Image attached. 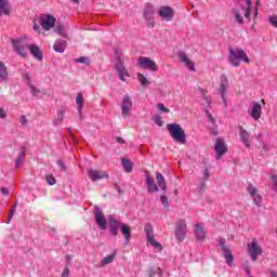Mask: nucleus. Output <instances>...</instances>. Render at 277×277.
Listing matches in <instances>:
<instances>
[{
    "label": "nucleus",
    "mask_w": 277,
    "mask_h": 277,
    "mask_svg": "<svg viewBox=\"0 0 277 277\" xmlns=\"http://www.w3.org/2000/svg\"><path fill=\"white\" fill-rule=\"evenodd\" d=\"M252 10V0H237L236 6L232 10L234 21L238 25H243V17L250 21V12Z\"/></svg>",
    "instance_id": "f257e3e1"
},
{
    "label": "nucleus",
    "mask_w": 277,
    "mask_h": 277,
    "mask_svg": "<svg viewBox=\"0 0 277 277\" xmlns=\"http://www.w3.org/2000/svg\"><path fill=\"white\" fill-rule=\"evenodd\" d=\"M118 142H119V144H122V142H124V140H122V138H118Z\"/></svg>",
    "instance_id": "338daca9"
},
{
    "label": "nucleus",
    "mask_w": 277,
    "mask_h": 277,
    "mask_svg": "<svg viewBox=\"0 0 277 277\" xmlns=\"http://www.w3.org/2000/svg\"><path fill=\"white\" fill-rule=\"evenodd\" d=\"M6 3H8V0H0V10H3Z\"/></svg>",
    "instance_id": "4d7b16f0"
},
{
    "label": "nucleus",
    "mask_w": 277,
    "mask_h": 277,
    "mask_svg": "<svg viewBox=\"0 0 277 277\" xmlns=\"http://www.w3.org/2000/svg\"><path fill=\"white\" fill-rule=\"evenodd\" d=\"M34 29L35 31H40V26H38V24H34Z\"/></svg>",
    "instance_id": "680f3d73"
},
{
    "label": "nucleus",
    "mask_w": 277,
    "mask_h": 277,
    "mask_svg": "<svg viewBox=\"0 0 277 277\" xmlns=\"http://www.w3.org/2000/svg\"><path fill=\"white\" fill-rule=\"evenodd\" d=\"M39 23L44 31H49L55 27V17L53 15L43 14L40 16Z\"/></svg>",
    "instance_id": "4468645a"
},
{
    "label": "nucleus",
    "mask_w": 277,
    "mask_h": 277,
    "mask_svg": "<svg viewBox=\"0 0 277 277\" xmlns=\"http://www.w3.org/2000/svg\"><path fill=\"white\" fill-rule=\"evenodd\" d=\"M108 176L109 175L105 171H89V179H91V181H101V179H107Z\"/></svg>",
    "instance_id": "b1692460"
},
{
    "label": "nucleus",
    "mask_w": 277,
    "mask_h": 277,
    "mask_svg": "<svg viewBox=\"0 0 277 277\" xmlns=\"http://www.w3.org/2000/svg\"><path fill=\"white\" fill-rule=\"evenodd\" d=\"M211 133H212V135H217V134H219V133H217V129L213 128V129L211 130Z\"/></svg>",
    "instance_id": "052dcab7"
},
{
    "label": "nucleus",
    "mask_w": 277,
    "mask_h": 277,
    "mask_svg": "<svg viewBox=\"0 0 277 277\" xmlns=\"http://www.w3.org/2000/svg\"><path fill=\"white\" fill-rule=\"evenodd\" d=\"M120 230L124 237V246H129V242L131 241V227L123 223L120 226Z\"/></svg>",
    "instance_id": "a878e982"
},
{
    "label": "nucleus",
    "mask_w": 277,
    "mask_h": 277,
    "mask_svg": "<svg viewBox=\"0 0 277 277\" xmlns=\"http://www.w3.org/2000/svg\"><path fill=\"white\" fill-rule=\"evenodd\" d=\"M156 181L158 188L166 194L168 186L166 185V177H163V174L159 173V171L156 172Z\"/></svg>",
    "instance_id": "cd10ccee"
},
{
    "label": "nucleus",
    "mask_w": 277,
    "mask_h": 277,
    "mask_svg": "<svg viewBox=\"0 0 277 277\" xmlns=\"http://www.w3.org/2000/svg\"><path fill=\"white\" fill-rule=\"evenodd\" d=\"M70 261H71L70 255H66V263H70Z\"/></svg>",
    "instance_id": "0e129e2a"
},
{
    "label": "nucleus",
    "mask_w": 277,
    "mask_h": 277,
    "mask_svg": "<svg viewBox=\"0 0 277 277\" xmlns=\"http://www.w3.org/2000/svg\"><path fill=\"white\" fill-rule=\"evenodd\" d=\"M271 277H277L276 271H271Z\"/></svg>",
    "instance_id": "e2e57ef3"
},
{
    "label": "nucleus",
    "mask_w": 277,
    "mask_h": 277,
    "mask_svg": "<svg viewBox=\"0 0 277 277\" xmlns=\"http://www.w3.org/2000/svg\"><path fill=\"white\" fill-rule=\"evenodd\" d=\"M55 31L56 34H58V36L66 38V29L64 28V26L62 25L56 26Z\"/></svg>",
    "instance_id": "ea45409f"
},
{
    "label": "nucleus",
    "mask_w": 277,
    "mask_h": 277,
    "mask_svg": "<svg viewBox=\"0 0 277 277\" xmlns=\"http://www.w3.org/2000/svg\"><path fill=\"white\" fill-rule=\"evenodd\" d=\"M138 66L144 70H150V72H157L158 70L157 63L146 56L138 57Z\"/></svg>",
    "instance_id": "9d476101"
},
{
    "label": "nucleus",
    "mask_w": 277,
    "mask_h": 277,
    "mask_svg": "<svg viewBox=\"0 0 277 277\" xmlns=\"http://www.w3.org/2000/svg\"><path fill=\"white\" fill-rule=\"evenodd\" d=\"M0 192L1 194H3V196H8L10 194V190L8 189V187H2Z\"/></svg>",
    "instance_id": "6e6d98bb"
},
{
    "label": "nucleus",
    "mask_w": 277,
    "mask_h": 277,
    "mask_svg": "<svg viewBox=\"0 0 277 277\" xmlns=\"http://www.w3.org/2000/svg\"><path fill=\"white\" fill-rule=\"evenodd\" d=\"M179 58L180 62H182V64H184V66H186V68L190 70V72H196V65H194V62H192V60L187 57V54L185 52H180Z\"/></svg>",
    "instance_id": "5701e85b"
},
{
    "label": "nucleus",
    "mask_w": 277,
    "mask_h": 277,
    "mask_svg": "<svg viewBox=\"0 0 277 277\" xmlns=\"http://www.w3.org/2000/svg\"><path fill=\"white\" fill-rule=\"evenodd\" d=\"M17 202H15L13 205V208L11 210V212L9 213V216H8V221H6V224H10V221L12 220V217H14V214L16 213V207H17Z\"/></svg>",
    "instance_id": "79ce46f5"
},
{
    "label": "nucleus",
    "mask_w": 277,
    "mask_h": 277,
    "mask_svg": "<svg viewBox=\"0 0 277 277\" xmlns=\"http://www.w3.org/2000/svg\"><path fill=\"white\" fill-rule=\"evenodd\" d=\"M219 246L221 247V250L223 252L225 263L228 265V267H233L235 255H233V251L228 248V246H226V240L224 238H221L219 240Z\"/></svg>",
    "instance_id": "6e6552de"
},
{
    "label": "nucleus",
    "mask_w": 277,
    "mask_h": 277,
    "mask_svg": "<svg viewBox=\"0 0 277 277\" xmlns=\"http://www.w3.org/2000/svg\"><path fill=\"white\" fill-rule=\"evenodd\" d=\"M214 153H216V159L220 160L221 157H224L228 153V146L222 137H217L214 144Z\"/></svg>",
    "instance_id": "ddd939ff"
},
{
    "label": "nucleus",
    "mask_w": 277,
    "mask_h": 277,
    "mask_svg": "<svg viewBox=\"0 0 277 277\" xmlns=\"http://www.w3.org/2000/svg\"><path fill=\"white\" fill-rule=\"evenodd\" d=\"M145 185L148 194H156L159 192V186L155 183V179L150 175V171H145Z\"/></svg>",
    "instance_id": "a211bd4d"
},
{
    "label": "nucleus",
    "mask_w": 277,
    "mask_h": 277,
    "mask_svg": "<svg viewBox=\"0 0 277 277\" xmlns=\"http://www.w3.org/2000/svg\"><path fill=\"white\" fill-rule=\"evenodd\" d=\"M68 276H70V268L65 267L61 277H68Z\"/></svg>",
    "instance_id": "603ef678"
},
{
    "label": "nucleus",
    "mask_w": 277,
    "mask_h": 277,
    "mask_svg": "<svg viewBox=\"0 0 277 277\" xmlns=\"http://www.w3.org/2000/svg\"><path fill=\"white\" fill-rule=\"evenodd\" d=\"M116 259V253L106 255L102 261H101V267H105V265H109L110 263H114V260Z\"/></svg>",
    "instance_id": "f704fd0d"
},
{
    "label": "nucleus",
    "mask_w": 277,
    "mask_h": 277,
    "mask_svg": "<svg viewBox=\"0 0 277 277\" xmlns=\"http://www.w3.org/2000/svg\"><path fill=\"white\" fill-rule=\"evenodd\" d=\"M243 269H245L247 276H250V267L249 266H243Z\"/></svg>",
    "instance_id": "bf43d9fd"
},
{
    "label": "nucleus",
    "mask_w": 277,
    "mask_h": 277,
    "mask_svg": "<svg viewBox=\"0 0 277 277\" xmlns=\"http://www.w3.org/2000/svg\"><path fill=\"white\" fill-rule=\"evenodd\" d=\"M121 109V116L122 118L127 119L131 117V111H133V100L129 95H124L121 98V102L119 104Z\"/></svg>",
    "instance_id": "0eeeda50"
},
{
    "label": "nucleus",
    "mask_w": 277,
    "mask_h": 277,
    "mask_svg": "<svg viewBox=\"0 0 277 277\" xmlns=\"http://www.w3.org/2000/svg\"><path fill=\"white\" fill-rule=\"evenodd\" d=\"M194 234L196 241L202 242L207 239V230H205V224L198 223L195 225Z\"/></svg>",
    "instance_id": "4be33fe9"
},
{
    "label": "nucleus",
    "mask_w": 277,
    "mask_h": 277,
    "mask_svg": "<svg viewBox=\"0 0 277 277\" xmlns=\"http://www.w3.org/2000/svg\"><path fill=\"white\" fill-rule=\"evenodd\" d=\"M64 116H66V109H60L57 113L56 118L54 119V124H62V122H64Z\"/></svg>",
    "instance_id": "72a5a7b5"
},
{
    "label": "nucleus",
    "mask_w": 277,
    "mask_h": 277,
    "mask_svg": "<svg viewBox=\"0 0 277 277\" xmlns=\"http://www.w3.org/2000/svg\"><path fill=\"white\" fill-rule=\"evenodd\" d=\"M136 79L141 83L142 88H147V85H150V80H148V78L142 72L136 74Z\"/></svg>",
    "instance_id": "7c9ffc66"
},
{
    "label": "nucleus",
    "mask_w": 277,
    "mask_h": 277,
    "mask_svg": "<svg viewBox=\"0 0 277 277\" xmlns=\"http://www.w3.org/2000/svg\"><path fill=\"white\" fill-rule=\"evenodd\" d=\"M0 118L1 119H5L8 118V114L5 113V110L3 108L0 107Z\"/></svg>",
    "instance_id": "864d4df0"
},
{
    "label": "nucleus",
    "mask_w": 277,
    "mask_h": 277,
    "mask_svg": "<svg viewBox=\"0 0 277 277\" xmlns=\"http://www.w3.org/2000/svg\"><path fill=\"white\" fill-rule=\"evenodd\" d=\"M0 79L1 81H8V67L3 62H0Z\"/></svg>",
    "instance_id": "473e14b6"
},
{
    "label": "nucleus",
    "mask_w": 277,
    "mask_h": 277,
    "mask_svg": "<svg viewBox=\"0 0 277 277\" xmlns=\"http://www.w3.org/2000/svg\"><path fill=\"white\" fill-rule=\"evenodd\" d=\"M160 201H161L163 207H168V197L166 195H162L160 197Z\"/></svg>",
    "instance_id": "8fccbe9b"
},
{
    "label": "nucleus",
    "mask_w": 277,
    "mask_h": 277,
    "mask_svg": "<svg viewBox=\"0 0 277 277\" xmlns=\"http://www.w3.org/2000/svg\"><path fill=\"white\" fill-rule=\"evenodd\" d=\"M263 115V107L259 102H252L251 108L249 109V116L253 118V120H261V116Z\"/></svg>",
    "instance_id": "6ab92c4d"
},
{
    "label": "nucleus",
    "mask_w": 277,
    "mask_h": 277,
    "mask_svg": "<svg viewBox=\"0 0 277 277\" xmlns=\"http://www.w3.org/2000/svg\"><path fill=\"white\" fill-rule=\"evenodd\" d=\"M124 60H127V57L122 53V50H120V49L115 50L114 68L116 70L120 81H127V77H131L129 75V70L124 66Z\"/></svg>",
    "instance_id": "f03ea898"
},
{
    "label": "nucleus",
    "mask_w": 277,
    "mask_h": 277,
    "mask_svg": "<svg viewBox=\"0 0 277 277\" xmlns=\"http://www.w3.org/2000/svg\"><path fill=\"white\" fill-rule=\"evenodd\" d=\"M144 18L147 23V27H155V6L147 3L144 9Z\"/></svg>",
    "instance_id": "dca6fc26"
},
{
    "label": "nucleus",
    "mask_w": 277,
    "mask_h": 277,
    "mask_svg": "<svg viewBox=\"0 0 277 277\" xmlns=\"http://www.w3.org/2000/svg\"><path fill=\"white\" fill-rule=\"evenodd\" d=\"M206 116L208 118V120L211 122V124H215V119L213 118V115H211V113H209V110H206Z\"/></svg>",
    "instance_id": "a18cd8bd"
},
{
    "label": "nucleus",
    "mask_w": 277,
    "mask_h": 277,
    "mask_svg": "<svg viewBox=\"0 0 277 277\" xmlns=\"http://www.w3.org/2000/svg\"><path fill=\"white\" fill-rule=\"evenodd\" d=\"M28 50L30 51V55H32V57H35V60H38V62H42V51L40 50V48L36 44H30L28 45Z\"/></svg>",
    "instance_id": "393cba45"
},
{
    "label": "nucleus",
    "mask_w": 277,
    "mask_h": 277,
    "mask_svg": "<svg viewBox=\"0 0 277 277\" xmlns=\"http://www.w3.org/2000/svg\"><path fill=\"white\" fill-rule=\"evenodd\" d=\"M122 224L123 223H120V221H118V219H116L114 214H110L108 216V226H109L110 235H113V237H117L118 229L122 226Z\"/></svg>",
    "instance_id": "aec40b11"
},
{
    "label": "nucleus",
    "mask_w": 277,
    "mask_h": 277,
    "mask_svg": "<svg viewBox=\"0 0 277 277\" xmlns=\"http://www.w3.org/2000/svg\"><path fill=\"white\" fill-rule=\"evenodd\" d=\"M57 166L60 167V170H61L62 172H66V164H64V161L58 160V161H57Z\"/></svg>",
    "instance_id": "09e8293b"
},
{
    "label": "nucleus",
    "mask_w": 277,
    "mask_h": 277,
    "mask_svg": "<svg viewBox=\"0 0 277 277\" xmlns=\"http://www.w3.org/2000/svg\"><path fill=\"white\" fill-rule=\"evenodd\" d=\"M272 181H273V189L277 193V175L273 174L272 175Z\"/></svg>",
    "instance_id": "de8ad7c7"
},
{
    "label": "nucleus",
    "mask_w": 277,
    "mask_h": 277,
    "mask_svg": "<svg viewBox=\"0 0 277 277\" xmlns=\"http://www.w3.org/2000/svg\"><path fill=\"white\" fill-rule=\"evenodd\" d=\"M226 92H228V77H226V75H222L219 87V94L225 107H228V102L226 101Z\"/></svg>",
    "instance_id": "9b49d317"
},
{
    "label": "nucleus",
    "mask_w": 277,
    "mask_h": 277,
    "mask_svg": "<svg viewBox=\"0 0 277 277\" xmlns=\"http://www.w3.org/2000/svg\"><path fill=\"white\" fill-rule=\"evenodd\" d=\"M162 275H163V272L159 267L150 268L149 271H147L148 277H155V276L161 277Z\"/></svg>",
    "instance_id": "c9c22d12"
},
{
    "label": "nucleus",
    "mask_w": 277,
    "mask_h": 277,
    "mask_svg": "<svg viewBox=\"0 0 277 277\" xmlns=\"http://www.w3.org/2000/svg\"><path fill=\"white\" fill-rule=\"evenodd\" d=\"M13 49L21 57H27V51L29 50V43L27 38H21L13 40Z\"/></svg>",
    "instance_id": "423d86ee"
},
{
    "label": "nucleus",
    "mask_w": 277,
    "mask_h": 277,
    "mask_svg": "<svg viewBox=\"0 0 277 277\" xmlns=\"http://www.w3.org/2000/svg\"><path fill=\"white\" fill-rule=\"evenodd\" d=\"M19 122H21V124H27V117L25 115H22L19 117Z\"/></svg>",
    "instance_id": "5fc2aeb1"
},
{
    "label": "nucleus",
    "mask_w": 277,
    "mask_h": 277,
    "mask_svg": "<svg viewBox=\"0 0 277 277\" xmlns=\"http://www.w3.org/2000/svg\"><path fill=\"white\" fill-rule=\"evenodd\" d=\"M45 181H47L48 185H55V183H56L55 176H53L52 174L47 175Z\"/></svg>",
    "instance_id": "37998d69"
},
{
    "label": "nucleus",
    "mask_w": 277,
    "mask_h": 277,
    "mask_svg": "<svg viewBox=\"0 0 277 277\" xmlns=\"http://www.w3.org/2000/svg\"><path fill=\"white\" fill-rule=\"evenodd\" d=\"M158 15L162 21H166V23H170V21L174 18V10L170 6H160Z\"/></svg>",
    "instance_id": "412c9836"
},
{
    "label": "nucleus",
    "mask_w": 277,
    "mask_h": 277,
    "mask_svg": "<svg viewBox=\"0 0 277 277\" xmlns=\"http://www.w3.org/2000/svg\"><path fill=\"white\" fill-rule=\"evenodd\" d=\"M76 64H85V66H90V57L88 56H80L75 60Z\"/></svg>",
    "instance_id": "58836bf2"
},
{
    "label": "nucleus",
    "mask_w": 277,
    "mask_h": 277,
    "mask_svg": "<svg viewBox=\"0 0 277 277\" xmlns=\"http://www.w3.org/2000/svg\"><path fill=\"white\" fill-rule=\"evenodd\" d=\"M144 230L146 234L147 243H149V246L155 248V250H157L158 252H161V250H163V246H161V242L155 240V233L153 232V225L147 223L144 226Z\"/></svg>",
    "instance_id": "39448f33"
},
{
    "label": "nucleus",
    "mask_w": 277,
    "mask_h": 277,
    "mask_svg": "<svg viewBox=\"0 0 277 277\" xmlns=\"http://www.w3.org/2000/svg\"><path fill=\"white\" fill-rule=\"evenodd\" d=\"M157 107H158L159 111H163V114H170V109H169V108H166V105L159 103V104L157 105Z\"/></svg>",
    "instance_id": "c03bdc74"
},
{
    "label": "nucleus",
    "mask_w": 277,
    "mask_h": 277,
    "mask_svg": "<svg viewBox=\"0 0 277 277\" xmlns=\"http://www.w3.org/2000/svg\"><path fill=\"white\" fill-rule=\"evenodd\" d=\"M200 189H205V183H203V184H201V187H200Z\"/></svg>",
    "instance_id": "774afa93"
},
{
    "label": "nucleus",
    "mask_w": 277,
    "mask_h": 277,
    "mask_svg": "<svg viewBox=\"0 0 277 277\" xmlns=\"http://www.w3.org/2000/svg\"><path fill=\"white\" fill-rule=\"evenodd\" d=\"M200 94H201L207 107H211V97H209L208 91L205 89H200Z\"/></svg>",
    "instance_id": "e433bc0d"
},
{
    "label": "nucleus",
    "mask_w": 277,
    "mask_h": 277,
    "mask_svg": "<svg viewBox=\"0 0 277 277\" xmlns=\"http://www.w3.org/2000/svg\"><path fill=\"white\" fill-rule=\"evenodd\" d=\"M83 103H85V101L83 100V94L78 93L76 98V105H77V111L80 118H81V111L83 109Z\"/></svg>",
    "instance_id": "c756f323"
},
{
    "label": "nucleus",
    "mask_w": 277,
    "mask_h": 277,
    "mask_svg": "<svg viewBox=\"0 0 277 277\" xmlns=\"http://www.w3.org/2000/svg\"><path fill=\"white\" fill-rule=\"evenodd\" d=\"M121 163L123 166L124 172H128V173L133 172V162H131V160H129L127 158H122Z\"/></svg>",
    "instance_id": "2f4dec72"
},
{
    "label": "nucleus",
    "mask_w": 277,
    "mask_h": 277,
    "mask_svg": "<svg viewBox=\"0 0 277 277\" xmlns=\"http://www.w3.org/2000/svg\"><path fill=\"white\" fill-rule=\"evenodd\" d=\"M94 217L98 228H101V230H105L107 228V219L98 206H94Z\"/></svg>",
    "instance_id": "2eb2a0df"
},
{
    "label": "nucleus",
    "mask_w": 277,
    "mask_h": 277,
    "mask_svg": "<svg viewBox=\"0 0 277 277\" xmlns=\"http://www.w3.org/2000/svg\"><path fill=\"white\" fill-rule=\"evenodd\" d=\"M167 131L171 135L173 142L176 144H187V135L185 134V130L179 123H168Z\"/></svg>",
    "instance_id": "20e7f679"
},
{
    "label": "nucleus",
    "mask_w": 277,
    "mask_h": 277,
    "mask_svg": "<svg viewBox=\"0 0 277 277\" xmlns=\"http://www.w3.org/2000/svg\"><path fill=\"white\" fill-rule=\"evenodd\" d=\"M23 78L25 79V81H31V75L29 74V71H25L23 74Z\"/></svg>",
    "instance_id": "3c124183"
},
{
    "label": "nucleus",
    "mask_w": 277,
    "mask_h": 277,
    "mask_svg": "<svg viewBox=\"0 0 277 277\" xmlns=\"http://www.w3.org/2000/svg\"><path fill=\"white\" fill-rule=\"evenodd\" d=\"M229 64L235 68L239 67L241 62L245 64H250V58L248 57V53L243 51L241 48H230L229 49V56H228Z\"/></svg>",
    "instance_id": "7ed1b4c3"
},
{
    "label": "nucleus",
    "mask_w": 277,
    "mask_h": 277,
    "mask_svg": "<svg viewBox=\"0 0 277 277\" xmlns=\"http://www.w3.org/2000/svg\"><path fill=\"white\" fill-rule=\"evenodd\" d=\"M203 175L206 176V179H209L211 176V172L209 171V169H205Z\"/></svg>",
    "instance_id": "13d9d810"
},
{
    "label": "nucleus",
    "mask_w": 277,
    "mask_h": 277,
    "mask_svg": "<svg viewBox=\"0 0 277 277\" xmlns=\"http://www.w3.org/2000/svg\"><path fill=\"white\" fill-rule=\"evenodd\" d=\"M247 192L252 198L254 205H256V207H263V197L261 196V194H259V189L255 188L254 185L249 184L247 187Z\"/></svg>",
    "instance_id": "f3484780"
},
{
    "label": "nucleus",
    "mask_w": 277,
    "mask_h": 277,
    "mask_svg": "<svg viewBox=\"0 0 277 277\" xmlns=\"http://www.w3.org/2000/svg\"><path fill=\"white\" fill-rule=\"evenodd\" d=\"M68 43L64 39H58L54 42L53 49L56 53H64Z\"/></svg>",
    "instance_id": "c85d7f7f"
},
{
    "label": "nucleus",
    "mask_w": 277,
    "mask_h": 277,
    "mask_svg": "<svg viewBox=\"0 0 277 277\" xmlns=\"http://www.w3.org/2000/svg\"><path fill=\"white\" fill-rule=\"evenodd\" d=\"M25 161V150H22L15 160V168H21Z\"/></svg>",
    "instance_id": "4c0bfd02"
},
{
    "label": "nucleus",
    "mask_w": 277,
    "mask_h": 277,
    "mask_svg": "<svg viewBox=\"0 0 277 277\" xmlns=\"http://www.w3.org/2000/svg\"><path fill=\"white\" fill-rule=\"evenodd\" d=\"M239 135L242 144L250 148V133H248V130L243 129L242 127L239 128Z\"/></svg>",
    "instance_id": "bb28decb"
},
{
    "label": "nucleus",
    "mask_w": 277,
    "mask_h": 277,
    "mask_svg": "<svg viewBox=\"0 0 277 277\" xmlns=\"http://www.w3.org/2000/svg\"><path fill=\"white\" fill-rule=\"evenodd\" d=\"M247 250L251 261L253 262L256 261L261 254H263V248L259 246V241H256V239L252 240V242L248 245Z\"/></svg>",
    "instance_id": "1a4fd4ad"
},
{
    "label": "nucleus",
    "mask_w": 277,
    "mask_h": 277,
    "mask_svg": "<svg viewBox=\"0 0 277 277\" xmlns=\"http://www.w3.org/2000/svg\"><path fill=\"white\" fill-rule=\"evenodd\" d=\"M153 120L155 124H157V127H163V119L161 118V116L155 115Z\"/></svg>",
    "instance_id": "a19ab883"
},
{
    "label": "nucleus",
    "mask_w": 277,
    "mask_h": 277,
    "mask_svg": "<svg viewBox=\"0 0 277 277\" xmlns=\"http://www.w3.org/2000/svg\"><path fill=\"white\" fill-rule=\"evenodd\" d=\"M30 92H31L32 96H38V94H40V91L32 84H30Z\"/></svg>",
    "instance_id": "49530a36"
},
{
    "label": "nucleus",
    "mask_w": 277,
    "mask_h": 277,
    "mask_svg": "<svg viewBox=\"0 0 277 277\" xmlns=\"http://www.w3.org/2000/svg\"><path fill=\"white\" fill-rule=\"evenodd\" d=\"M187 235V223L185 220H180L175 223V237L177 241H184Z\"/></svg>",
    "instance_id": "f8f14e48"
},
{
    "label": "nucleus",
    "mask_w": 277,
    "mask_h": 277,
    "mask_svg": "<svg viewBox=\"0 0 277 277\" xmlns=\"http://www.w3.org/2000/svg\"><path fill=\"white\" fill-rule=\"evenodd\" d=\"M254 16H259V9H254Z\"/></svg>",
    "instance_id": "69168bd1"
}]
</instances>
